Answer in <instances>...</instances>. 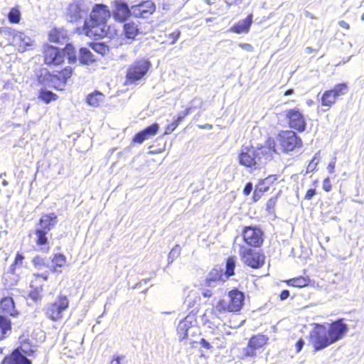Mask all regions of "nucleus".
<instances>
[{"label":"nucleus","mask_w":364,"mask_h":364,"mask_svg":"<svg viewBox=\"0 0 364 364\" xmlns=\"http://www.w3.org/2000/svg\"><path fill=\"white\" fill-rule=\"evenodd\" d=\"M23 256L21 255V254H17L16 255V259H15V262H14V264L15 265H18V264H22V262H23Z\"/></svg>","instance_id":"55"},{"label":"nucleus","mask_w":364,"mask_h":364,"mask_svg":"<svg viewBox=\"0 0 364 364\" xmlns=\"http://www.w3.org/2000/svg\"><path fill=\"white\" fill-rule=\"evenodd\" d=\"M242 235L244 240L251 246L258 247L263 241V233L259 228L246 227L242 232Z\"/></svg>","instance_id":"14"},{"label":"nucleus","mask_w":364,"mask_h":364,"mask_svg":"<svg viewBox=\"0 0 364 364\" xmlns=\"http://www.w3.org/2000/svg\"><path fill=\"white\" fill-rule=\"evenodd\" d=\"M49 38L51 41L57 42L58 41V38L57 37V32L55 30L52 31L49 34Z\"/></svg>","instance_id":"54"},{"label":"nucleus","mask_w":364,"mask_h":364,"mask_svg":"<svg viewBox=\"0 0 364 364\" xmlns=\"http://www.w3.org/2000/svg\"><path fill=\"white\" fill-rule=\"evenodd\" d=\"M200 301V296L199 293L191 291L189 292L188 296L185 299V304L189 309L194 311L197 309Z\"/></svg>","instance_id":"25"},{"label":"nucleus","mask_w":364,"mask_h":364,"mask_svg":"<svg viewBox=\"0 0 364 364\" xmlns=\"http://www.w3.org/2000/svg\"><path fill=\"white\" fill-rule=\"evenodd\" d=\"M268 188H265L264 189H257L256 188L254 191L253 198L256 201L259 200L262 196V194L267 191Z\"/></svg>","instance_id":"43"},{"label":"nucleus","mask_w":364,"mask_h":364,"mask_svg":"<svg viewBox=\"0 0 364 364\" xmlns=\"http://www.w3.org/2000/svg\"><path fill=\"white\" fill-rule=\"evenodd\" d=\"M252 190V184L251 183H247L245 186L243 192L245 195L247 196L251 193Z\"/></svg>","instance_id":"51"},{"label":"nucleus","mask_w":364,"mask_h":364,"mask_svg":"<svg viewBox=\"0 0 364 364\" xmlns=\"http://www.w3.org/2000/svg\"><path fill=\"white\" fill-rule=\"evenodd\" d=\"M222 271L217 268L213 269L208 274L205 279L208 282H223Z\"/></svg>","instance_id":"32"},{"label":"nucleus","mask_w":364,"mask_h":364,"mask_svg":"<svg viewBox=\"0 0 364 364\" xmlns=\"http://www.w3.org/2000/svg\"><path fill=\"white\" fill-rule=\"evenodd\" d=\"M310 282V279L309 277H299L293 279H290L287 281V283L289 286L295 287H304L307 286Z\"/></svg>","instance_id":"29"},{"label":"nucleus","mask_w":364,"mask_h":364,"mask_svg":"<svg viewBox=\"0 0 364 364\" xmlns=\"http://www.w3.org/2000/svg\"><path fill=\"white\" fill-rule=\"evenodd\" d=\"M240 46L245 50L248 52H252L253 50V47L252 45L249 43H241Z\"/></svg>","instance_id":"52"},{"label":"nucleus","mask_w":364,"mask_h":364,"mask_svg":"<svg viewBox=\"0 0 364 364\" xmlns=\"http://www.w3.org/2000/svg\"><path fill=\"white\" fill-rule=\"evenodd\" d=\"M79 59L83 64H89L95 60L92 53L86 48H81L80 49Z\"/></svg>","instance_id":"28"},{"label":"nucleus","mask_w":364,"mask_h":364,"mask_svg":"<svg viewBox=\"0 0 364 364\" xmlns=\"http://www.w3.org/2000/svg\"><path fill=\"white\" fill-rule=\"evenodd\" d=\"M190 111H191L190 107H188L187 109H186L183 112H181L178 114V116L176 118V119L175 120V122H176L179 124V123L183 119V118L190 113Z\"/></svg>","instance_id":"42"},{"label":"nucleus","mask_w":364,"mask_h":364,"mask_svg":"<svg viewBox=\"0 0 364 364\" xmlns=\"http://www.w3.org/2000/svg\"><path fill=\"white\" fill-rule=\"evenodd\" d=\"M268 341V338L264 335H256L249 341L248 346L244 348V353L246 356L253 357L256 355L255 350L264 346Z\"/></svg>","instance_id":"18"},{"label":"nucleus","mask_w":364,"mask_h":364,"mask_svg":"<svg viewBox=\"0 0 364 364\" xmlns=\"http://www.w3.org/2000/svg\"><path fill=\"white\" fill-rule=\"evenodd\" d=\"M68 306L69 300L67 296L60 295L53 302L46 306L44 311L48 318L56 321L63 318V312Z\"/></svg>","instance_id":"5"},{"label":"nucleus","mask_w":364,"mask_h":364,"mask_svg":"<svg viewBox=\"0 0 364 364\" xmlns=\"http://www.w3.org/2000/svg\"><path fill=\"white\" fill-rule=\"evenodd\" d=\"M306 50L308 51V53H310L311 51V48L310 47H307Z\"/></svg>","instance_id":"64"},{"label":"nucleus","mask_w":364,"mask_h":364,"mask_svg":"<svg viewBox=\"0 0 364 364\" xmlns=\"http://www.w3.org/2000/svg\"><path fill=\"white\" fill-rule=\"evenodd\" d=\"M244 298V294L241 291L237 289L232 290L216 304L215 309L219 312H237L243 306Z\"/></svg>","instance_id":"3"},{"label":"nucleus","mask_w":364,"mask_h":364,"mask_svg":"<svg viewBox=\"0 0 364 364\" xmlns=\"http://www.w3.org/2000/svg\"><path fill=\"white\" fill-rule=\"evenodd\" d=\"M336 100V97L334 95L333 91L327 90L326 91L321 98V103L323 106H331L333 104L335 103Z\"/></svg>","instance_id":"33"},{"label":"nucleus","mask_w":364,"mask_h":364,"mask_svg":"<svg viewBox=\"0 0 364 364\" xmlns=\"http://www.w3.org/2000/svg\"><path fill=\"white\" fill-rule=\"evenodd\" d=\"M338 24H339L340 26H341L343 28H345L346 29H348L350 28L349 24L347 22H346L345 21H343V20L342 21H338Z\"/></svg>","instance_id":"60"},{"label":"nucleus","mask_w":364,"mask_h":364,"mask_svg":"<svg viewBox=\"0 0 364 364\" xmlns=\"http://www.w3.org/2000/svg\"><path fill=\"white\" fill-rule=\"evenodd\" d=\"M181 32L180 31H175L168 35V38L171 39V44L175 43L178 38L180 37Z\"/></svg>","instance_id":"46"},{"label":"nucleus","mask_w":364,"mask_h":364,"mask_svg":"<svg viewBox=\"0 0 364 364\" xmlns=\"http://www.w3.org/2000/svg\"><path fill=\"white\" fill-rule=\"evenodd\" d=\"M304 344V341L302 339H300L299 341H298V342L296 344V348L297 353H299L302 349Z\"/></svg>","instance_id":"57"},{"label":"nucleus","mask_w":364,"mask_h":364,"mask_svg":"<svg viewBox=\"0 0 364 364\" xmlns=\"http://www.w3.org/2000/svg\"><path fill=\"white\" fill-rule=\"evenodd\" d=\"M323 189L327 192L331 190V184L330 181V178L327 177L323 181Z\"/></svg>","instance_id":"45"},{"label":"nucleus","mask_w":364,"mask_h":364,"mask_svg":"<svg viewBox=\"0 0 364 364\" xmlns=\"http://www.w3.org/2000/svg\"><path fill=\"white\" fill-rule=\"evenodd\" d=\"M124 31L127 38L134 39L139 33L138 26L134 22H129L124 24Z\"/></svg>","instance_id":"27"},{"label":"nucleus","mask_w":364,"mask_h":364,"mask_svg":"<svg viewBox=\"0 0 364 364\" xmlns=\"http://www.w3.org/2000/svg\"><path fill=\"white\" fill-rule=\"evenodd\" d=\"M236 259L235 257H229L226 262V271H225V277L228 278L229 277L234 274V269L235 267Z\"/></svg>","instance_id":"35"},{"label":"nucleus","mask_w":364,"mask_h":364,"mask_svg":"<svg viewBox=\"0 0 364 364\" xmlns=\"http://www.w3.org/2000/svg\"><path fill=\"white\" fill-rule=\"evenodd\" d=\"M286 117L289 119L290 127L303 132L306 128V119L304 114L298 108L288 109L285 112Z\"/></svg>","instance_id":"11"},{"label":"nucleus","mask_w":364,"mask_h":364,"mask_svg":"<svg viewBox=\"0 0 364 364\" xmlns=\"http://www.w3.org/2000/svg\"><path fill=\"white\" fill-rule=\"evenodd\" d=\"M311 341L316 350H321L331 344L327 328L317 324L311 332Z\"/></svg>","instance_id":"8"},{"label":"nucleus","mask_w":364,"mask_h":364,"mask_svg":"<svg viewBox=\"0 0 364 364\" xmlns=\"http://www.w3.org/2000/svg\"><path fill=\"white\" fill-rule=\"evenodd\" d=\"M221 284H222V283H221V282H211V283H210V282H208V279H205V283H204V284H203V285H204L205 287H209V288H210L211 289H213V288H215V287H218V286H220V285H221Z\"/></svg>","instance_id":"48"},{"label":"nucleus","mask_w":364,"mask_h":364,"mask_svg":"<svg viewBox=\"0 0 364 364\" xmlns=\"http://www.w3.org/2000/svg\"><path fill=\"white\" fill-rule=\"evenodd\" d=\"M240 255L242 262L252 268H259L264 264L265 257L257 251L241 247Z\"/></svg>","instance_id":"10"},{"label":"nucleus","mask_w":364,"mask_h":364,"mask_svg":"<svg viewBox=\"0 0 364 364\" xmlns=\"http://www.w3.org/2000/svg\"><path fill=\"white\" fill-rule=\"evenodd\" d=\"M104 95L101 92H95L89 95L87 97V103L94 107H98L104 100Z\"/></svg>","instance_id":"31"},{"label":"nucleus","mask_w":364,"mask_h":364,"mask_svg":"<svg viewBox=\"0 0 364 364\" xmlns=\"http://www.w3.org/2000/svg\"><path fill=\"white\" fill-rule=\"evenodd\" d=\"M200 344L207 349L211 348V346L209 342H208L205 338H201L200 341Z\"/></svg>","instance_id":"56"},{"label":"nucleus","mask_w":364,"mask_h":364,"mask_svg":"<svg viewBox=\"0 0 364 364\" xmlns=\"http://www.w3.org/2000/svg\"><path fill=\"white\" fill-rule=\"evenodd\" d=\"M65 53L53 46H47L44 50L46 64L58 65L64 62Z\"/></svg>","instance_id":"13"},{"label":"nucleus","mask_w":364,"mask_h":364,"mask_svg":"<svg viewBox=\"0 0 364 364\" xmlns=\"http://www.w3.org/2000/svg\"><path fill=\"white\" fill-rule=\"evenodd\" d=\"M156 9L155 4L151 1H145L132 6V15L136 18H146L151 15Z\"/></svg>","instance_id":"15"},{"label":"nucleus","mask_w":364,"mask_h":364,"mask_svg":"<svg viewBox=\"0 0 364 364\" xmlns=\"http://www.w3.org/2000/svg\"><path fill=\"white\" fill-rule=\"evenodd\" d=\"M159 124H153L151 126L146 127L143 131L137 133L133 141L134 142L141 144L143 141H144L146 139L154 136L156 132L159 130Z\"/></svg>","instance_id":"21"},{"label":"nucleus","mask_w":364,"mask_h":364,"mask_svg":"<svg viewBox=\"0 0 364 364\" xmlns=\"http://www.w3.org/2000/svg\"><path fill=\"white\" fill-rule=\"evenodd\" d=\"M36 350V346H31L27 343H22L11 354L5 357L3 364H31V361L26 355H31Z\"/></svg>","instance_id":"4"},{"label":"nucleus","mask_w":364,"mask_h":364,"mask_svg":"<svg viewBox=\"0 0 364 364\" xmlns=\"http://www.w3.org/2000/svg\"><path fill=\"white\" fill-rule=\"evenodd\" d=\"M56 219L57 216L55 213L42 216L39 225L36 230L37 244L42 245L47 243L46 234L54 227L56 223Z\"/></svg>","instance_id":"7"},{"label":"nucleus","mask_w":364,"mask_h":364,"mask_svg":"<svg viewBox=\"0 0 364 364\" xmlns=\"http://www.w3.org/2000/svg\"><path fill=\"white\" fill-rule=\"evenodd\" d=\"M122 358L123 357L120 355H115L111 361V364H120Z\"/></svg>","instance_id":"58"},{"label":"nucleus","mask_w":364,"mask_h":364,"mask_svg":"<svg viewBox=\"0 0 364 364\" xmlns=\"http://www.w3.org/2000/svg\"><path fill=\"white\" fill-rule=\"evenodd\" d=\"M9 19L11 23H18L21 18V14L18 9L13 8L9 14Z\"/></svg>","instance_id":"39"},{"label":"nucleus","mask_w":364,"mask_h":364,"mask_svg":"<svg viewBox=\"0 0 364 364\" xmlns=\"http://www.w3.org/2000/svg\"><path fill=\"white\" fill-rule=\"evenodd\" d=\"M289 296V291L288 290H284L280 294V299L284 300Z\"/></svg>","instance_id":"59"},{"label":"nucleus","mask_w":364,"mask_h":364,"mask_svg":"<svg viewBox=\"0 0 364 364\" xmlns=\"http://www.w3.org/2000/svg\"><path fill=\"white\" fill-rule=\"evenodd\" d=\"M38 277H42L43 279L47 280L48 278V274L47 272H43L41 274H37Z\"/></svg>","instance_id":"61"},{"label":"nucleus","mask_w":364,"mask_h":364,"mask_svg":"<svg viewBox=\"0 0 364 364\" xmlns=\"http://www.w3.org/2000/svg\"><path fill=\"white\" fill-rule=\"evenodd\" d=\"M316 195V189L311 188L307 191L305 195V199L310 200L311 198Z\"/></svg>","instance_id":"50"},{"label":"nucleus","mask_w":364,"mask_h":364,"mask_svg":"<svg viewBox=\"0 0 364 364\" xmlns=\"http://www.w3.org/2000/svg\"><path fill=\"white\" fill-rule=\"evenodd\" d=\"M11 35L12 36V43L18 46V50L21 52L25 51L27 46L32 45L31 38L23 32L14 30L11 32Z\"/></svg>","instance_id":"19"},{"label":"nucleus","mask_w":364,"mask_h":364,"mask_svg":"<svg viewBox=\"0 0 364 364\" xmlns=\"http://www.w3.org/2000/svg\"><path fill=\"white\" fill-rule=\"evenodd\" d=\"M178 125V124L174 121L173 123H171V124H169L166 127L164 134H171L173 131L175 130V129L177 127Z\"/></svg>","instance_id":"44"},{"label":"nucleus","mask_w":364,"mask_h":364,"mask_svg":"<svg viewBox=\"0 0 364 364\" xmlns=\"http://www.w3.org/2000/svg\"><path fill=\"white\" fill-rule=\"evenodd\" d=\"M29 296L33 300V301H38L41 299V296L38 290L32 291L29 294Z\"/></svg>","instance_id":"49"},{"label":"nucleus","mask_w":364,"mask_h":364,"mask_svg":"<svg viewBox=\"0 0 364 364\" xmlns=\"http://www.w3.org/2000/svg\"><path fill=\"white\" fill-rule=\"evenodd\" d=\"M55 97L56 95L48 90H42L39 94V98H41L46 103H49L50 101L55 100Z\"/></svg>","instance_id":"37"},{"label":"nucleus","mask_w":364,"mask_h":364,"mask_svg":"<svg viewBox=\"0 0 364 364\" xmlns=\"http://www.w3.org/2000/svg\"><path fill=\"white\" fill-rule=\"evenodd\" d=\"M92 48L97 53L105 55L109 51V48L102 43H91Z\"/></svg>","instance_id":"38"},{"label":"nucleus","mask_w":364,"mask_h":364,"mask_svg":"<svg viewBox=\"0 0 364 364\" xmlns=\"http://www.w3.org/2000/svg\"><path fill=\"white\" fill-rule=\"evenodd\" d=\"M0 312L14 317L18 314V311L15 308L13 298L7 296L1 300Z\"/></svg>","instance_id":"20"},{"label":"nucleus","mask_w":364,"mask_h":364,"mask_svg":"<svg viewBox=\"0 0 364 364\" xmlns=\"http://www.w3.org/2000/svg\"><path fill=\"white\" fill-rule=\"evenodd\" d=\"M113 17L119 22H124L127 18L132 14V8L129 9L128 5L121 0L114 1L113 2Z\"/></svg>","instance_id":"17"},{"label":"nucleus","mask_w":364,"mask_h":364,"mask_svg":"<svg viewBox=\"0 0 364 364\" xmlns=\"http://www.w3.org/2000/svg\"><path fill=\"white\" fill-rule=\"evenodd\" d=\"M33 262L35 267L40 270H43L44 268L50 269V267L48 264V260L38 256L35 257Z\"/></svg>","instance_id":"34"},{"label":"nucleus","mask_w":364,"mask_h":364,"mask_svg":"<svg viewBox=\"0 0 364 364\" xmlns=\"http://www.w3.org/2000/svg\"><path fill=\"white\" fill-rule=\"evenodd\" d=\"M201 294L204 297L209 298V297L212 296L213 293V290L210 288L206 287V288L202 289Z\"/></svg>","instance_id":"47"},{"label":"nucleus","mask_w":364,"mask_h":364,"mask_svg":"<svg viewBox=\"0 0 364 364\" xmlns=\"http://www.w3.org/2000/svg\"><path fill=\"white\" fill-rule=\"evenodd\" d=\"M90 9V3L75 0L70 3L66 10V17L70 22H77L87 16Z\"/></svg>","instance_id":"6"},{"label":"nucleus","mask_w":364,"mask_h":364,"mask_svg":"<svg viewBox=\"0 0 364 364\" xmlns=\"http://www.w3.org/2000/svg\"><path fill=\"white\" fill-rule=\"evenodd\" d=\"M267 188L266 186H264V181H262V183H259V186H257L256 188L257 189H264Z\"/></svg>","instance_id":"62"},{"label":"nucleus","mask_w":364,"mask_h":364,"mask_svg":"<svg viewBox=\"0 0 364 364\" xmlns=\"http://www.w3.org/2000/svg\"><path fill=\"white\" fill-rule=\"evenodd\" d=\"M11 330V321L0 315V340L6 336Z\"/></svg>","instance_id":"30"},{"label":"nucleus","mask_w":364,"mask_h":364,"mask_svg":"<svg viewBox=\"0 0 364 364\" xmlns=\"http://www.w3.org/2000/svg\"><path fill=\"white\" fill-rule=\"evenodd\" d=\"M192 319L193 316H188L179 322L177 332L180 340L188 338V331L192 328Z\"/></svg>","instance_id":"22"},{"label":"nucleus","mask_w":364,"mask_h":364,"mask_svg":"<svg viewBox=\"0 0 364 364\" xmlns=\"http://www.w3.org/2000/svg\"><path fill=\"white\" fill-rule=\"evenodd\" d=\"M294 93V90L293 89H289L287 90L285 93H284V95H290L291 94Z\"/></svg>","instance_id":"63"},{"label":"nucleus","mask_w":364,"mask_h":364,"mask_svg":"<svg viewBox=\"0 0 364 364\" xmlns=\"http://www.w3.org/2000/svg\"><path fill=\"white\" fill-rule=\"evenodd\" d=\"M316 154V155H317ZM316 160V156L314 157V159L311 160V161L309 163V164L307 166V172H311L313 171L317 166L318 160Z\"/></svg>","instance_id":"41"},{"label":"nucleus","mask_w":364,"mask_h":364,"mask_svg":"<svg viewBox=\"0 0 364 364\" xmlns=\"http://www.w3.org/2000/svg\"><path fill=\"white\" fill-rule=\"evenodd\" d=\"M275 151L270 147L256 148L254 146H242L238 156L241 165L252 169L259 168L272 157Z\"/></svg>","instance_id":"2"},{"label":"nucleus","mask_w":364,"mask_h":364,"mask_svg":"<svg viewBox=\"0 0 364 364\" xmlns=\"http://www.w3.org/2000/svg\"><path fill=\"white\" fill-rule=\"evenodd\" d=\"M66 264V257L62 254L55 255L52 259V264L50 269L54 272L60 273L62 270L59 268L64 267Z\"/></svg>","instance_id":"24"},{"label":"nucleus","mask_w":364,"mask_h":364,"mask_svg":"<svg viewBox=\"0 0 364 364\" xmlns=\"http://www.w3.org/2000/svg\"><path fill=\"white\" fill-rule=\"evenodd\" d=\"M335 166H336V159H334L328 165L327 169H328V172L331 173H333L334 172V169H335Z\"/></svg>","instance_id":"53"},{"label":"nucleus","mask_w":364,"mask_h":364,"mask_svg":"<svg viewBox=\"0 0 364 364\" xmlns=\"http://www.w3.org/2000/svg\"><path fill=\"white\" fill-rule=\"evenodd\" d=\"M151 63L144 59H141L133 63L127 73V78L130 82H135L141 79L150 68Z\"/></svg>","instance_id":"9"},{"label":"nucleus","mask_w":364,"mask_h":364,"mask_svg":"<svg viewBox=\"0 0 364 364\" xmlns=\"http://www.w3.org/2000/svg\"><path fill=\"white\" fill-rule=\"evenodd\" d=\"M178 245H176L174 248L171 250L168 255V262L171 263L173 261L174 257H177L179 255V252L178 251Z\"/></svg>","instance_id":"40"},{"label":"nucleus","mask_w":364,"mask_h":364,"mask_svg":"<svg viewBox=\"0 0 364 364\" xmlns=\"http://www.w3.org/2000/svg\"><path fill=\"white\" fill-rule=\"evenodd\" d=\"M73 74V69L70 67H67L61 71L56 72V74L53 75L52 81L54 79H57L64 85L68 78L71 77Z\"/></svg>","instance_id":"26"},{"label":"nucleus","mask_w":364,"mask_h":364,"mask_svg":"<svg viewBox=\"0 0 364 364\" xmlns=\"http://www.w3.org/2000/svg\"><path fill=\"white\" fill-rule=\"evenodd\" d=\"M327 331L331 343H333L342 338L348 331V326L341 320H338L331 323Z\"/></svg>","instance_id":"16"},{"label":"nucleus","mask_w":364,"mask_h":364,"mask_svg":"<svg viewBox=\"0 0 364 364\" xmlns=\"http://www.w3.org/2000/svg\"><path fill=\"white\" fill-rule=\"evenodd\" d=\"M348 90V86L346 83L338 84L331 90L336 98L346 94Z\"/></svg>","instance_id":"36"},{"label":"nucleus","mask_w":364,"mask_h":364,"mask_svg":"<svg viewBox=\"0 0 364 364\" xmlns=\"http://www.w3.org/2000/svg\"><path fill=\"white\" fill-rule=\"evenodd\" d=\"M252 23V14H250L245 19L240 21L230 28V31L236 33H247Z\"/></svg>","instance_id":"23"},{"label":"nucleus","mask_w":364,"mask_h":364,"mask_svg":"<svg viewBox=\"0 0 364 364\" xmlns=\"http://www.w3.org/2000/svg\"><path fill=\"white\" fill-rule=\"evenodd\" d=\"M111 13L104 4H96L92 9L89 18H86L82 28L83 33L90 38H102L107 36L109 26L107 20Z\"/></svg>","instance_id":"1"},{"label":"nucleus","mask_w":364,"mask_h":364,"mask_svg":"<svg viewBox=\"0 0 364 364\" xmlns=\"http://www.w3.org/2000/svg\"><path fill=\"white\" fill-rule=\"evenodd\" d=\"M279 143L285 151H292L302 144L301 139L293 131H286L280 134Z\"/></svg>","instance_id":"12"}]
</instances>
